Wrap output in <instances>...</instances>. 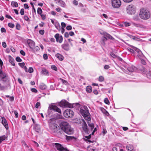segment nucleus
<instances>
[{"label":"nucleus","instance_id":"obj_1","mask_svg":"<svg viewBox=\"0 0 151 151\" xmlns=\"http://www.w3.org/2000/svg\"><path fill=\"white\" fill-rule=\"evenodd\" d=\"M79 112L83 117L84 119L87 121L88 124L90 128V129H88L86 122L83 119L82 120V125L83 130L84 132L88 134H89L94 128V125L93 123H90L91 118L89 112L88 107L85 106H83L80 108Z\"/></svg>","mask_w":151,"mask_h":151},{"label":"nucleus","instance_id":"obj_2","mask_svg":"<svg viewBox=\"0 0 151 151\" xmlns=\"http://www.w3.org/2000/svg\"><path fill=\"white\" fill-rule=\"evenodd\" d=\"M60 126L62 130L67 134H71L74 132L73 128L66 122H62L60 124Z\"/></svg>","mask_w":151,"mask_h":151},{"label":"nucleus","instance_id":"obj_3","mask_svg":"<svg viewBox=\"0 0 151 151\" xmlns=\"http://www.w3.org/2000/svg\"><path fill=\"white\" fill-rule=\"evenodd\" d=\"M139 16L141 19L147 20L150 17V13L147 10L144 8L141 9H140Z\"/></svg>","mask_w":151,"mask_h":151},{"label":"nucleus","instance_id":"obj_4","mask_svg":"<svg viewBox=\"0 0 151 151\" xmlns=\"http://www.w3.org/2000/svg\"><path fill=\"white\" fill-rule=\"evenodd\" d=\"M56 120L54 118H52L48 121L49 126L50 130L53 132H56L58 131V125L55 123Z\"/></svg>","mask_w":151,"mask_h":151},{"label":"nucleus","instance_id":"obj_5","mask_svg":"<svg viewBox=\"0 0 151 151\" xmlns=\"http://www.w3.org/2000/svg\"><path fill=\"white\" fill-rule=\"evenodd\" d=\"M59 105L60 106L62 107H68L70 108H73L75 106L79 107L80 106V104L78 103L71 104L65 100L61 101L59 103Z\"/></svg>","mask_w":151,"mask_h":151},{"label":"nucleus","instance_id":"obj_6","mask_svg":"<svg viewBox=\"0 0 151 151\" xmlns=\"http://www.w3.org/2000/svg\"><path fill=\"white\" fill-rule=\"evenodd\" d=\"M103 37L101 40V44L102 46H105L106 45L105 42L108 39H110L112 40H114V39L110 34L106 33L103 32Z\"/></svg>","mask_w":151,"mask_h":151},{"label":"nucleus","instance_id":"obj_7","mask_svg":"<svg viewBox=\"0 0 151 151\" xmlns=\"http://www.w3.org/2000/svg\"><path fill=\"white\" fill-rule=\"evenodd\" d=\"M63 115L66 118H72L74 115V112L71 109H68L64 112Z\"/></svg>","mask_w":151,"mask_h":151},{"label":"nucleus","instance_id":"obj_8","mask_svg":"<svg viewBox=\"0 0 151 151\" xmlns=\"http://www.w3.org/2000/svg\"><path fill=\"white\" fill-rule=\"evenodd\" d=\"M127 12L129 14H132L135 13V9L134 6L132 4L128 6L127 8Z\"/></svg>","mask_w":151,"mask_h":151},{"label":"nucleus","instance_id":"obj_9","mask_svg":"<svg viewBox=\"0 0 151 151\" xmlns=\"http://www.w3.org/2000/svg\"><path fill=\"white\" fill-rule=\"evenodd\" d=\"M111 2L112 6L114 8H119L121 5V2L120 0H111Z\"/></svg>","mask_w":151,"mask_h":151},{"label":"nucleus","instance_id":"obj_10","mask_svg":"<svg viewBox=\"0 0 151 151\" xmlns=\"http://www.w3.org/2000/svg\"><path fill=\"white\" fill-rule=\"evenodd\" d=\"M55 145L57 149L59 151H69L66 148L64 147L60 144L55 143Z\"/></svg>","mask_w":151,"mask_h":151},{"label":"nucleus","instance_id":"obj_11","mask_svg":"<svg viewBox=\"0 0 151 151\" xmlns=\"http://www.w3.org/2000/svg\"><path fill=\"white\" fill-rule=\"evenodd\" d=\"M2 68H0V79L3 81H6L7 80L6 74L3 72Z\"/></svg>","mask_w":151,"mask_h":151},{"label":"nucleus","instance_id":"obj_12","mask_svg":"<svg viewBox=\"0 0 151 151\" xmlns=\"http://www.w3.org/2000/svg\"><path fill=\"white\" fill-rule=\"evenodd\" d=\"M49 108L50 109L55 111L59 113H61L60 109L55 105H50Z\"/></svg>","mask_w":151,"mask_h":151},{"label":"nucleus","instance_id":"obj_13","mask_svg":"<svg viewBox=\"0 0 151 151\" xmlns=\"http://www.w3.org/2000/svg\"><path fill=\"white\" fill-rule=\"evenodd\" d=\"M27 43L31 49H32L34 48L35 43L33 40L30 39H28L27 40Z\"/></svg>","mask_w":151,"mask_h":151},{"label":"nucleus","instance_id":"obj_14","mask_svg":"<svg viewBox=\"0 0 151 151\" xmlns=\"http://www.w3.org/2000/svg\"><path fill=\"white\" fill-rule=\"evenodd\" d=\"M55 37L56 39L57 42H58L60 43H61L63 40V38L62 36L59 35L58 33H57L55 35Z\"/></svg>","mask_w":151,"mask_h":151},{"label":"nucleus","instance_id":"obj_15","mask_svg":"<svg viewBox=\"0 0 151 151\" xmlns=\"http://www.w3.org/2000/svg\"><path fill=\"white\" fill-rule=\"evenodd\" d=\"M2 123L6 129H8L9 127L7 122L4 117L2 118Z\"/></svg>","mask_w":151,"mask_h":151},{"label":"nucleus","instance_id":"obj_16","mask_svg":"<svg viewBox=\"0 0 151 151\" xmlns=\"http://www.w3.org/2000/svg\"><path fill=\"white\" fill-rule=\"evenodd\" d=\"M62 48L66 51H68L70 49L69 45L68 44L65 43L62 45Z\"/></svg>","mask_w":151,"mask_h":151},{"label":"nucleus","instance_id":"obj_17","mask_svg":"<svg viewBox=\"0 0 151 151\" xmlns=\"http://www.w3.org/2000/svg\"><path fill=\"white\" fill-rule=\"evenodd\" d=\"M41 73L46 76H48L49 75V72L45 68H43L41 71Z\"/></svg>","mask_w":151,"mask_h":151},{"label":"nucleus","instance_id":"obj_18","mask_svg":"<svg viewBox=\"0 0 151 151\" xmlns=\"http://www.w3.org/2000/svg\"><path fill=\"white\" fill-rule=\"evenodd\" d=\"M55 1H57L58 3L60 4V5L63 7H65L66 4L62 0H54Z\"/></svg>","mask_w":151,"mask_h":151},{"label":"nucleus","instance_id":"obj_19","mask_svg":"<svg viewBox=\"0 0 151 151\" xmlns=\"http://www.w3.org/2000/svg\"><path fill=\"white\" fill-rule=\"evenodd\" d=\"M55 56L60 61H62L63 60L64 57L62 55L60 54L57 53L55 55Z\"/></svg>","mask_w":151,"mask_h":151},{"label":"nucleus","instance_id":"obj_20","mask_svg":"<svg viewBox=\"0 0 151 151\" xmlns=\"http://www.w3.org/2000/svg\"><path fill=\"white\" fill-rule=\"evenodd\" d=\"M127 69L129 72H133L136 70V68L134 66H132L131 67H128Z\"/></svg>","mask_w":151,"mask_h":151},{"label":"nucleus","instance_id":"obj_21","mask_svg":"<svg viewBox=\"0 0 151 151\" xmlns=\"http://www.w3.org/2000/svg\"><path fill=\"white\" fill-rule=\"evenodd\" d=\"M40 88L42 90H45L47 88V86L44 83H41L40 85Z\"/></svg>","mask_w":151,"mask_h":151},{"label":"nucleus","instance_id":"obj_22","mask_svg":"<svg viewBox=\"0 0 151 151\" xmlns=\"http://www.w3.org/2000/svg\"><path fill=\"white\" fill-rule=\"evenodd\" d=\"M35 131L38 133L40 132V126L39 125H35L34 127Z\"/></svg>","mask_w":151,"mask_h":151},{"label":"nucleus","instance_id":"obj_23","mask_svg":"<svg viewBox=\"0 0 151 151\" xmlns=\"http://www.w3.org/2000/svg\"><path fill=\"white\" fill-rule=\"evenodd\" d=\"M127 150L129 151H132L133 150V146L131 145H128L126 147Z\"/></svg>","mask_w":151,"mask_h":151},{"label":"nucleus","instance_id":"obj_24","mask_svg":"<svg viewBox=\"0 0 151 151\" xmlns=\"http://www.w3.org/2000/svg\"><path fill=\"white\" fill-rule=\"evenodd\" d=\"M100 109L102 112L106 115L108 116L109 115L108 112L104 108H101Z\"/></svg>","mask_w":151,"mask_h":151},{"label":"nucleus","instance_id":"obj_25","mask_svg":"<svg viewBox=\"0 0 151 151\" xmlns=\"http://www.w3.org/2000/svg\"><path fill=\"white\" fill-rule=\"evenodd\" d=\"M137 56L140 59H143L145 57L144 55L142 53V52H140L139 53H138Z\"/></svg>","mask_w":151,"mask_h":151},{"label":"nucleus","instance_id":"obj_26","mask_svg":"<svg viewBox=\"0 0 151 151\" xmlns=\"http://www.w3.org/2000/svg\"><path fill=\"white\" fill-rule=\"evenodd\" d=\"M11 5L12 6H14L16 7H18V6L17 3L14 1H12L11 2Z\"/></svg>","mask_w":151,"mask_h":151},{"label":"nucleus","instance_id":"obj_27","mask_svg":"<svg viewBox=\"0 0 151 151\" xmlns=\"http://www.w3.org/2000/svg\"><path fill=\"white\" fill-rule=\"evenodd\" d=\"M86 91L88 93H91L92 91V88L91 86H87L86 88Z\"/></svg>","mask_w":151,"mask_h":151},{"label":"nucleus","instance_id":"obj_28","mask_svg":"<svg viewBox=\"0 0 151 151\" xmlns=\"http://www.w3.org/2000/svg\"><path fill=\"white\" fill-rule=\"evenodd\" d=\"M54 25L55 26V27L56 29H57L58 30H60V24L58 22H56L55 23Z\"/></svg>","mask_w":151,"mask_h":151},{"label":"nucleus","instance_id":"obj_29","mask_svg":"<svg viewBox=\"0 0 151 151\" xmlns=\"http://www.w3.org/2000/svg\"><path fill=\"white\" fill-rule=\"evenodd\" d=\"M133 19L136 21H139L140 20L139 18L137 15L134 16L133 17Z\"/></svg>","mask_w":151,"mask_h":151},{"label":"nucleus","instance_id":"obj_30","mask_svg":"<svg viewBox=\"0 0 151 151\" xmlns=\"http://www.w3.org/2000/svg\"><path fill=\"white\" fill-rule=\"evenodd\" d=\"M146 76L148 78H151V71H149L147 73Z\"/></svg>","mask_w":151,"mask_h":151},{"label":"nucleus","instance_id":"obj_31","mask_svg":"<svg viewBox=\"0 0 151 151\" xmlns=\"http://www.w3.org/2000/svg\"><path fill=\"white\" fill-rule=\"evenodd\" d=\"M14 60L12 59L11 58L9 60V62L13 65V66L15 65V64L14 63Z\"/></svg>","mask_w":151,"mask_h":151},{"label":"nucleus","instance_id":"obj_32","mask_svg":"<svg viewBox=\"0 0 151 151\" xmlns=\"http://www.w3.org/2000/svg\"><path fill=\"white\" fill-rule=\"evenodd\" d=\"M6 139V137L5 135H4L0 137V143H1V142L4 140Z\"/></svg>","mask_w":151,"mask_h":151},{"label":"nucleus","instance_id":"obj_33","mask_svg":"<svg viewBox=\"0 0 151 151\" xmlns=\"http://www.w3.org/2000/svg\"><path fill=\"white\" fill-rule=\"evenodd\" d=\"M34 51H37L40 50V47L38 46L34 47V48L32 49Z\"/></svg>","mask_w":151,"mask_h":151},{"label":"nucleus","instance_id":"obj_34","mask_svg":"<svg viewBox=\"0 0 151 151\" xmlns=\"http://www.w3.org/2000/svg\"><path fill=\"white\" fill-rule=\"evenodd\" d=\"M37 13L40 15L41 14L42 12V11L41 9L40 8H38L37 10Z\"/></svg>","mask_w":151,"mask_h":151},{"label":"nucleus","instance_id":"obj_35","mask_svg":"<svg viewBox=\"0 0 151 151\" xmlns=\"http://www.w3.org/2000/svg\"><path fill=\"white\" fill-rule=\"evenodd\" d=\"M99 80L100 82H102L104 80V78L102 76H100L99 77Z\"/></svg>","mask_w":151,"mask_h":151},{"label":"nucleus","instance_id":"obj_36","mask_svg":"<svg viewBox=\"0 0 151 151\" xmlns=\"http://www.w3.org/2000/svg\"><path fill=\"white\" fill-rule=\"evenodd\" d=\"M8 26L11 28H12L14 27V25L13 23H10L8 24Z\"/></svg>","mask_w":151,"mask_h":151},{"label":"nucleus","instance_id":"obj_37","mask_svg":"<svg viewBox=\"0 0 151 151\" xmlns=\"http://www.w3.org/2000/svg\"><path fill=\"white\" fill-rule=\"evenodd\" d=\"M110 55L111 56L114 58H116L117 57L116 55L113 52H111L110 53Z\"/></svg>","mask_w":151,"mask_h":151},{"label":"nucleus","instance_id":"obj_38","mask_svg":"<svg viewBox=\"0 0 151 151\" xmlns=\"http://www.w3.org/2000/svg\"><path fill=\"white\" fill-rule=\"evenodd\" d=\"M20 27H21L20 25L19 24H18V23L17 24H16V27L17 29L18 30H20Z\"/></svg>","mask_w":151,"mask_h":151},{"label":"nucleus","instance_id":"obj_39","mask_svg":"<svg viewBox=\"0 0 151 151\" xmlns=\"http://www.w3.org/2000/svg\"><path fill=\"white\" fill-rule=\"evenodd\" d=\"M125 27H128L130 25V24L128 22H125L124 23Z\"/></svg>","mask_w":151,"mask_h":151},{"label":"nucleus","instance_id":"obj_40","mask_svg":"<svg viewBox=\"0 0 151 151\" xmlns=\"http://www.w3.org/2000/svg\"><path fill=\"white\" fill-rule=\"evenodd\" d=\"M16 60L18 62H21L22 61V59H21L19 57H17L16 58Z\"/></svg>","mask_w":151,"mask_h":151},{"label":"nucleus","instance_id":"obj_41","mask_svg":"<svg viewBox=\"0 0 151 151\" xmlns=\"http://www.w3.org/2000/svg\"><path fill=\"white\" fill-rule=\"evenodd\" d=\"M51 68L55 70V71H57L58 70L57 68L55 65H52L51 66Z\"/></svg>","mask_w":151,"mask_h":151},{"label":"nucleus","instance_id":"obj_42","mask_svg":"<svg viewBox=\"0 0 151 151\" xmlns=\"http://www.w3.org/2000/svg\"><path fill=\"white\" fill-rule=\"evenodd\" d=\"M104 101L105 103L106 104H109V102L107 98H105Z\"/></svg>","mask_w":151,"mask_h":151},{"label":"nucleus","instance_id":"obj_43","mask_svg":"<svg viewBox=\"0 0 151 151\" xmlns=\"http://www.w3.org/2000/svg\"><path fill=\"white\" fill-rule=\"evenodd\" d=\"M33 69L32 67H29L28 69V72L29 73H31L33 72Z\"/></svg>","mask_w":151,"mask_h":151},{"label":"nucleus","instance_id":"obj_44","mask_svg":"<svg viewBox=\"0 0 151 151\" xmlns=\"http://www.w3.org/2000/svg\"><path fill=\"white\" fill-rule=\"evenodd\" d=\"M19 65L22 68H23L25 66V63H19Z\"/></svg>","mask_w":151,"mask_h":151},{"label":"nucleus","instance_id":"obj_45","mask_svg":"<svg viewBox=\"0 0 151 151\" xmlns=\"http://www.w3.org/2000/svg\"><path fill=\"white\" fill-rule=\"evenodd\" d=\"M134 50H135L136 52H137L138 53L140 52H141V51H140V50L139 49L136 48V47H134Z\"/></svg>","mask_w":151,"mask_h":151},{"label":"nucleus","instance_id":"obj_46","mask_svg":"<svg viewBox=\"0 0 151 151\" xmlns=\"http://www.w3.org/2000/svg\"><path fill=\"white\" fill-rule=\"evenodd\" d=\"M66 28L67 30H70L72 29V28L70 25H68L67 26Z\"/></svg>","mask_w":151,"mask_h":151},{"label":"nucleus","instance_id":"obj_47","mask_svg":"<svg viewBox=\"0 0 151 151\" xmlns=\"http://www.w3.org/2000/svg\"><path fill=\"white\" fill-rule=\"evenodd\" d=\"M24 19L25 20L27 21H28L29 20V19L28 17L26 15L24 16Z\"/></svg>","mask_w":151,"mask_h":151},{"label":"nucleus","instance_id":"obj_48","mask_svg":"<svg viewBox=\"0 0 151 151\" xmlns=\"http://www.w3.org/2000/svg\"><path fill=\"white\" fill-rule=\"evenodd\" d=\"M40 102H37L35 105V107L37 108H38L40 106Z\"/></svg>","mask_w":151,"mask_h":151},{"label":"nucleus","instance_id":"obj_49","mask_svg":"<svg viewBox=\"0 0 151 151\" xmlns=\"http://www.w3.org/2000/svg\"><path fill=\"white\" fill-rule=\"evenodd\" d=\"M20 13L21 15H23L24 14V10L23 9H21Z\"/></svg>","mask_w":151,"mask_h":151},{"label":"nucleus","instance_id":"obj_50","mask_svg":"<svg viewBox=\"0 0 151 151\" xmlns=\"http://www.w3.org/2000/svg\"><path fill=\"white\" fill-rule=\"evenodd\" d=\"M22 145H24L26 147H28V146L26 144V142H25V141L24 140L22 141Z\"/></svg>","mask_w":151,"mask_h":151},{"label":"nucleus","instance_id":"obj_51","mask_svg":"<svg viewBox=\"0 0 151 151\" xmlns=\"http://www.w3.org/2000/svg\"><path fill=\"white\" fill-rule=\"evenodd\" d=\"M20 53L23 56H25V52L23 50H21L20 51Z\"/></svg>","mask_w":151,"mask_h":151},{"label":"nucleus","instance_id":"obj_52","mask_svg":"<svg viewBox=\"0 0 151 151\" xmlns=\"http://www.w3.org/2000/svg\"><path fill=\"white\" fill-rule=\"evenodd\" d=\"M143 73H145L146 72V69L145 68L142 67L141 70Z\"/></svg>","mask_w":151,"mask_h":151},{"label":"nucleus","instance_id":"obj_53","mask_svg":"<svg viewBox=\"0 0 151 151\" xmlns=\"http://www.w3.org/2000/svg\"><path fill=\"white\" fill-rule=\"evenodd\" d=\"M44 31L43 30H40L39 31V33L42 35H43L44 33Z\"/></svg>","mask_w":151,"mask_h":151},{"label":"nucleus","instance_id":"obj_54","mask_svg":"<svg viewBox=\"0 0 151 151\" xmlns=\"http://www.w3.org/2000/svg\"><path fill=\"white\" fill-rule=\"evenodd\" d=\"M1 30L2 32H6V30L3 27L1 28Z\"/></svg>","mask_w":151,"mask_h":151},{"label":"nucleus","instance_id":"obj_55","mask_svg":"<svg viewBox=\"0 0 151 151\" xmlns=\"http://www.w3.org/2000/svg\"><path fill=\"white\" fill-rule=\"evenodd\" d=\"M43 58L45 60H46L48 58L47 55V54H44L43 55Z\"/></svg>","mask_w":151,"mask_h":151},{"label":"nucleus","instance_id":"obj_56","mask_svg":"<svg viewBox=\"0 0 151 151\" xmlns=\"http://www.w3.org/2000/svg\"><path fill=\"white\" fill-rule=\"evenodd\" d=\"M73 4L76 5H77L78 4V2L76 0H74L73 2Z\"/></svg>","mask_w":151,"mask_h":151},{"label":"nucleus","instance_id":"obj_57","mask_svg":"<svg viewBox=\"0 0 151 151\" xmlns=\"http://www.w3.org/2000/svg\"><path fill=\"white\" fill-rule=\"evenodd\" d=\"M61 25L62 27V28H64L66 26V24L64 22H62L61 23Z\"/></svg>","mask_w":151,"mask_h":151},{"label":"nucleus","instance_id":"obj_58","mask_svg":"<svg viewBox=\"0 0 151 151\" xmlns=\"http://www.w3.org/2000/svg\"><path fill=\"white\" fill-rule=\"evenodd\" d=\"M69 34L67 32H65L64 34V36L66 37H68L69 36Z\"/></svg>","mask_w":151,"mask_h":151},{"label":"nucleus","instance_id":"obj_59","mask_svg":"<svg viewBox=\"0 0 151 151\" xmlns=\"http://www.w3.org/2000/svg\"><path fill=\"white\" fill-rule=\"evenodd\" d=\"M24 6L25 9H28L29 8L27 4H24Z\"/></svg>","mask_w":151,"mask_h":151},{"label":"nucleus","instance_id":"obj_60","mask_svg":"<svg viewBox=\"0 0 151 151\" xmlns=\"http://www.w3.org/2000/svg\"><path fill=\"white\" fill-rule=\"evenodd\" d=\"M2 45L3 47L4 48H6V44L5 42H3L2 43Z\"/></svg>","mask_w":151,"mask_h":151},{"label":"nucleus","instance_id":"obj_61","mask_svg":"<svg viewBox=\"0 0 151 151\" xmlns=\"http://www.w3.org/2000/svg\"><path fill=\"white\" fill-rule=\"evenodd\" d=\"M141 63L143 65H145L146 64V63L145 61L143 60V59H141Z\"/></svg>","mask_w":151,"mask_h":151},{"label":"nucleus","instance_id":"obj_62","mask_svg":"<svg viewBox=\"0 0 151 151\" xmlns=\"http://www.w3.org/2000/svg\"><path fill=\"white\" fill-rule=\"evenodd\" d=\"M31 91L32 92H34L35 93H37V90L35 88H32L31 89Z\"/></svg>","mask_w":151,"mask_h":151},{"label":"nucleus","instance_id":"obj_63","mask_svg":"<svg viewBox=\"0 0 151 151\" xmlns=\"http://www.w3.org/2000/svg\"><path fill=\"white\" fill-rule=\"evenodd\" d=\"M14 113L16 117L17 118L18 116V112L16 111H14Z\"/></svg>","mask_w":151,"mask_h":151},{"label":"nucleus","instance_id":"obj_64","mask_svg":"<svg viewBox=\"0 0 151 151\" xmlns=\"http://www.w3.org/2000/svg\"><path fill=\"white\" fill-rule=\"evenodd\" d=\"M55 10L57 12H60L61 10V9L60 7H58Z\"/></svg>","mask_w":151,"mask_h":151}]
</instances>
